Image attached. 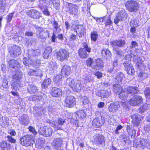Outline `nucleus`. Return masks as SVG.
Listing matches in <instances>:
<instances>
[{"label": "nucleus", "mask_w": 150, "mask_h": 150, "mask_svg": "<svg viewBox=\"0 0 150 150\" xmlns=\"http://www.w3.org/2000/svg\"><path fill=\"white\" fill-rule=\"evenodd\" d=\"M67 83L74 91L79 92L81 90L83 86L80 80H75L71 78H68L66 81Z\"/></svg>", "instance_id": "obj_1"}, {"label": "nucleus", "mask_w": 150, "mask_h": 150, "mask_svg": "<svg viewBox=\"0 0 150 150\" xmlns=\"http://www.w3.org/2000/svg\"><path fill=\"white\" fill-rule=\"evenodd\" d=\"M86 62L88 66L91 67L96 70L101 69L103 66L102 61L100 59L93 60L92 58H90L87 59Z\"/></svg>", "instance_id": "obj_2"}, {"label": "nucleus", "mask_w": 150, "mask_h": 150, "mask_svg": "<svg viewBox=\"0 0 150 150\" xmlns=\"http://www.w3.org/2000/svg\"><path fill=\"white\" fill-rule=\"evenodd\" d=\"M23 75L22 72L20 70L17 71L15 74L13 76V83L12 84V88L14 90L17 91L20 86V80L22 78Z\"/></svg>", "instance_id": "obj_3"}, {"label": "nucleus", "mask_w": 150, "mask_h": 150, "mask_svg": "<svg viewBox=\"0 0 150 150\" xmlns=\"http://www.w3.org/2000/svg\"><path fill=\"white\" fill-rule=\"evenodd\" d=\"M125 6L127 10L131 12L137 11L139 7L137 2L133 0L126 2L125 3Z\"/></svg>", "instance_id": "obj_4"}, {"label": "nucleus", "mask_w": 150, "mask_h": 150, "mask_svg": "<svg viewBox=\"0 0 150 150\" xmlns=\"http://www.w3.org/2000/svg\"><path fill=\"white\" fill-rule=\"evenodd\" d=\"M21 144L26 146H32L34 143L33 140L31 136L27 135L21 137L20 139Z\"/></svg>", "instance_id": "obj_5"}, {"label": "nucleus", "mask_w": 150, "mask_h": 150, "mask_svg": "<svg viewBox=\"0 0 150 150\" xmlns=\"http://www.w3.org/2000/svg\"><path fill=\"white\" fill-rule=\"evenodd\" d=\"M93 141L98 146H100L104 144L105 137L101 134H96L93 136Z\"/></svg>", "instance_id": "obj_6"}, {"label": "nucleus", "mask_w": 150, "mask_h": 150, "mask_svg": "<svg viewBox=\"0 0 150 150\" xmlns=\"http://www.w3.org/2000/svg\"><path fill=\"white\" fill-rule=\"evenodd\" d=\"M74 25L71 26L72 30H74L75 32L76 33L77 35H78L80 38L83 37L86 33V30L84 26L83 25H78L74 27Z\"/></svg>", "instance_id": "obj_7"}, {"label": "nucleus", "mask_w": 150, "mask_h": 150, "mask_svg": "<svg viewBox=\"0 0 150 150\" xmlns=\"http://www.w3.org/2000/svg\"><path fill=\"white\" fill-rule=\"evenodd\" d=\"M127 14L124 10L120 11L117 13L115 18L114 19V23L117 25L119 22L125 20L127 18Z\"/></svg>", "instance_id": "obj_8"}, {"label": "nucleus", "mask_w": 150, "mask_h": 150, "mask_svg": "<svg viewBox=\"0 0 150 150\" xmlns=\"http://www.w3.org/2000/svg\"><path fill=\"white\" fill-rule=\"evenodd\" d=\"M129 99V102L132 106H137L143 103V99L140 96L134 95Z\"/></svg>", "instance_id": "obj_9"}, {"label": "nucleus", "mask_w": 150, "mask_h": 150, "mask_svg": "<svg viewBox=\"0 0 150 150\" xmlns=\"http://www.w3.org/2000/svg\"><path fill=\"white\" fill-rule=\"evenodd\" d=\"M69 57V52L64 49H60L57 52V58L61 61H63L67 59Z\"/></svg>", "instance_id": "obj_10"}, {"label": "nucleus", "mask_w": 150, "mask_h": 150, "mask_svg": "<svg viewBox=\"0 0 150 150\" xmlns=\"http://www.w3.org/2000/svg\"><path fill=\"white\" fill-rule=\"evenodd\" d=\"M64 102L66 107L72 108L76 104V99L72 96H68L64 99Z\"/></svg>", "instance_id": "obj_11"}, {"label": "nucleus", "mask_w": 150, "mask_h": 150, "mask_svg": "<svg viewBox=\"0 0 150 150\" xmlns=\"http://www.w3.org/2000/svg\"><path fill=\"white\" fill-rule=\"evenodd\" d=\"M39 133L45 137L50 136L52 133V130L50 127H44L40 128Z\"/></svg>", "instance_id": "obj_12"}, {"label": "nucleus", "mask_w": 150, "mask_h": 150, "mask_svg": "<svg viewBox=\"0 0 150 150\" xmlns=\"http://www.w3.org/2000/svg\"><path fill=\"white\" fill-rule=\"evenodd\" d=\"M65 122V120L60 118L58 119L57 121H53L50 123V125L54 128L55 131H57L61 129V126L63 125Z\"/></svg>", "instance_id": "obj_13"}, {"label": "nucleus", "mask_w": 150, "mask_h": 150, "mask_svg": "<svg viewBox=\"0 0 150 150\" xmlns=\"http://www.w3.org/2000/svg\"><path fill=\"white\" fill-rule=\"evenodd\" d=\"M10 53L12 57H16L20 55L21 53V48L18 46H13L11 49Z\"/></svg>", "instance_id": "obj_14"}, {"label": "nucleus", "mask_w": 150, "mask_h": 150, "mask_svg": "<svg viewBox=\"0 0 150 150\" xmlns=\"http://www.w3.org/2000/svg\"><path fill=\"white\" fill-rule=\"evenodd\" d=\"M26 13L28 16L34 19H38L41 17L39 11L34 9L28 10L26 12Z\"/></svg>", "instance_id": "obj_15"}, {"label": "nucleus", "mask_w": 150, "mask_h": 150, "mask_svg": "<svg viewBox=\"0 0 150 150\" xmlns=\"http://www.w3.org/2000/svg\"><path fill=\"white\" fill-rule=\"evenodd\" d=\"M128 94L129 96V98L133 96L135 94H137L139 91L138 88L136 86H128L125 89Z\"/></svg>", "instance_id": "obj_16"}, {"label": "nucleus", "mask_w": 150, "mask_h": 150, "mask_svg": "<svg viewBox=\"0 0 150 150\" xmlns=\"http://www.w3.org/2000/svg\"><path fill=\"white\" fill-rule=\"evenodd\" d=\"M71 72L70 67L67 65H64L61 69V75L63 77L69 76Z\"/></svg>", "instance_id": "obj_17"}, {"label": "nucleus", "mask_w": 150, "mask_h": 150, "mask_svg": "<svg viewBox=\"0 0 150 150\" xmlns=\"http://www.w3.org/2000/svg\"><path fill=\"white\" fill-rule=\"evenodd\" d=\"M63 140L61 138L54 139L52 143V146L57 149L61 148L63 144Z\"/></svg>", "instance_id": "obj_18"}, {"label": "nucleus", "mask_w": 150, "mask_h": 150, "mask_svg": "<svg viewBox=\"0 0 150 150\" xmlns=\"http://www.w3.org/2000/svg\"><path fill=\"white\" fill-rule=\"evenodd\" d=\"M67 3L68 6L69 7V13L70 14L72 15L77 14L78 12V6L73 4Z\"/></svg>", "instance_id": "obj_19"}, {"label": "nucleus", "mask_w": 150, "mask_h": 150, "mask_svg": "<svg viewBox=\"0 0 150 150\" xmlns=\"http://www.w3.org/2000/svg\"><path fill=\"white\" fill-rule=\"evenodd\" d=\"M131 118L134 126H137L139 125L141 119L140 116L138 114H135L132 115Z\"/></svg>", "instance_id": "obj_20"}, {"label": "nucleus", "mask_w": 150, "mask_h": 150, "mask_svg": "<svg viewBox=\"0 0 150 150\" xmlns=\"http://www.w3.org/2000/svg\"><path fill=\"white\" fill-rule=\"evenodd\" d=\"M28 74L30 76H36L40 77L42 76V71L38 69H30L28 71Z\"/></svg>", "instance_id": "obj_21"}, {"label": "nucleus", "mask_w": 150, "mask_h": 150, "mask_svg": "<svg viewBox=\"0 0 150 150\" xmlns=\"http://www.w3.org/2000/svg\"><path fill=\"white\" fill-rule=\"evenodd\" d=\"M104 121L103 120L97 118L93 120L92 125L95 127H100L104 124Z\"/></svg>", "instance_id": "obj_22"}, {"label": "nucleus", "mask_w": 150, "mask_h": 150, "mask_svg": "<svg viewBox=\"0 0 150 150\" xmlns=\"http://www.w3.org/2000/svg\"><path fill=\"white\" fill-rule=\"evenodd\" d=\"M51 93L53 97H58L62 96V91L59 88L54 87L52 89Z\"/></svg>", "instance_id": "obj_23"}, {"label": "nucleus", "mask_w": 150, "mask_h": 150, "mask_svg": "<svg viewBox=\"0 0 150 150\" xmlns=\"http://www.w3.org/2000/svg\"><path fill=\"white\" fill-rule=\"evenodd\" d=\"M124 75L122 73H118L114 81L115 83L122 84L124 81Z\"/></svg>", "instance_id": "obj_24"}, {"label": "nucleus", "mask_w": 150, "mask_h": 150, "mask_svg": "<svg viewBox=\"0 0 150 150\" xmlns=\"http://www.w3.org/2000/svg\"><path fill=\"white\" fill-rule=\"evenodd\" d=\"M27 90L28 93L34 94L38 92V88L35 85L30 84L28 86Z\"/></svg>", "instance_id": "obj_25"}, {"label": "nucleus", "mask_w": 150, "mask_h": 150, "mask_svg": "<svg viewBox=\"0 0 150 150\" xmlns=\"http://www.w3.org/2000/svg\"><path fill=\"white\" fill-rule=\"evenodd\" d=\"M40 52V50L38 49L29 50L28 52V57L33 58L35 57L38 55Z\"/></svg>", "instance_id": "obj_26"}, {"label": "nucleus", "mask_w": 150, "mask_h": 150, "mask_svg": "<svg viewBox=\"0 0 150 150\" xmlns=\"http://www.w3.org/2000/svg\"><path fill=\"white\" fill-rule=\"evenodd\" d=\"M120 107V105L118 102L111 103L108 107L109 111L113 112L116 111Z\"/></svg>", "instance_id": "obj_27"}, {"label": "nucleus", "mask_w": 150, "mask_h": 150, "mask_svg": "<svg viewBox=\"0 0 150 150\" xmlns=\"http://www.w3.org/2000/svg\"><path fill=\"white\" fill-rule=\"evenodd\" d=\"M119 97L122 100H125L128 98V100L129 99V96L126 90H123V89L122 90L119 94Z\"/></svg>", "instance_id": "obj_28"}, {"label": "nucleus", "mask_w": 150, "mask_h": 150, "mask_svg": "<svg viewBox=\"0 0 150 150\" xmlns=\"http://www.w3.org/2000/svg\"><path fill=\"white\" fill-rule=\"evenodd\" d=\"M20 122L22 124L26 125L29 123V118L26 115H24L19 118Z\"/></svg>", "instance_id": "obj_29"}, {"label": "nucleus", "mask_w": 150, "mask_h": 150, "mask_svg": "<svg viewBox=\"0 0 150 150\" xmlns=\"http://www.w3.org/2000/svg\"><path fill=\"white\" fill-rule=\"evenodd\" d=\"M8 64L10 67L16 69L20 67V64L16 60H11Z\"/></svg>", "instance_id": "obj_30"}, {"label": "nucleus", "mask_w": 150, "mask_h": 150, "mask_svg": "<svg viewBox=\"0 0 150 150\" xmlns=\"http://www.w3.org/2000/svg\"><path fill=\"white\" fill-rule=\"evenodd\" d=\"M140 143L142 148L146 147L148 149H150V141L142 139L140 140Z\"/></svg>", "instance_id": "obj_31"}, {"label": "nucleus", "mask_w": 150, "mask_h": 150, "mask_svg": "<svg viewBox=\"0 0 150 150\" xmlns=\"http://www.w3.org/2000/svg\"><path fill=\"white\" fill-rule=\"evenodd\" d=\"M125 41L122 40L113 41L111 42V44L113 46H115L118 47L123 46L125 45Z\"/></svg>", "instance_id": "obj_32"}, {"label": "nucleus", "mask_w": 150, "mask_h": 150, "mask_svg": "<svg viewBox=\"0 0 150 150\" xmlns=\"http://www.w3.org/2000/svg\"><path fill=\"white\" fill-rule=\"evenodd\" d=\"M76 116V119H78V118L83 119L86 116L85 111L83 110H81L77 111L76 113H74V115Z\"/></svg>", "instance_id": "obj_33"}, {"label": "nucleus", "mask_w": 150, "mask_h": 150, "mask_svg": "<svg viewBox=\"0 0 150 150\" xmlns=\"http://www.w3.org/2000/svg\"><path fill=\"white\" fill-rule=\"evenodd\" d=\"M78 53L80 57L82 58H86L88 57V54L85 49L81 48L78 51Z\"/></svg>", "instance_id": "obj_34"}, {"label": "nucleus", "mask_w": 150, "mask_h": 150, "mask_svg": "<svg viewBox=\"0 0 150 150\" xmlns=\"http://www.w3.org/2000/svg\"><path fill=\"white\" fill-rule=\"evenodd\" d=\"M121 84L116 83L113 85V89L114 92L116 93H117L121 91L123 89Z\"/></svg>", "instance_id": "obj_35"}, {"label": "nucleus", "mask_w": 150, "mask_h": 150, "mask_svg": "<svg viewBox=\"0 0 150 150\" xmlns=\"http://www.w3.org/2000/svg\"><path fill=\"white\" fill-rule=\"evenodd\" d=\"M40 31L39 38L44 39L48 36L49 33L47 30H42V28Z\"/></svg>", "instance_id": "obj_36"}, {"label": "nucleus", "mask_w": 150, "mask_h": 150, "mask_svg": "<svg viewBox=\"0 0 150 150\" xmlns=\"http://www.w3.org/2000/svg\"><path fill=\"white\" fill-rule=\"evenodd\" d=\"M10 144L7 143L6 141L2 142L0 143V147L3 150H8L10 148Z\"/></svg>", "instance_id": "obj_37"}, {"label": "nucleus", "mask_w": 150, "mask_h": 150, "mask_svg": "<svg viewBox=\"0 0 150 150\" xmlns=\"http://www.w3.org/2000/svg\"><path fill=\"white\" fill-rule=\"evenodd\" d=\"M52 52V49L50 47H47L43 54L44 58L47 59Z\"/></svg>", "instance_id": "obj_38"}, {"label": "nucleus", "mask_w": 150, "mask_h": 150, "mask_svg": "<svg viewBox=\"0 0 150 150\" xmlns=\"http://www.w3.org/2000/svg\"><path fill=\"white\" fill-rule=\"evenodd\" d=\"M102 54L105 57L108 59L110 58L112 56L110 52L107 49H104L102 51Z\"/></svg>", "instance_id": "obj_39"}, {"label": "nucleus", "mask_w": 150, "mask_h": 150, "mask_svg": "<svg viewBox=\"0 0 150 150\" xmlns=\"http://www.w3.org/2000/svg\"><path fill=\"white\" fill-rule=\"evenodd\" d=\"M137 58V56L133 54L127 55L125 57V60H127L128 61H134L136 60Z\"/></svg>", "instance_id": "obj_40"}, {"label": "nucleus", "mask_w": 150, "mask_h": 150, "mask_svg": "<svg viewBox=\"0 0 150 150\" xmlns=\"http://www.w3.org/2000/svg\"><path fill=\"white\" fill-rule=\"evenodd\" d=\"M33 60L31 58H28V59H27L26 58L24 57L23 59V62L25 66L30 67L32 65Z\"/></svg>", "instance_id": "obj_41"}, {"label": "nucleus", "mask_w": 150, "mask_h": 150, "mask_svg": "<svg viewBox=\"0 0 150 150\" xmlns=\"http://www.w3.org/2000/svg\"><path fill=\"white\" fill-rule=\"evenodd\" d=\"M57 63L54 61L50 62L48 65V67L51 70H55L57 69Z\"/></svg>", "instance_id": "obj_42"}, {"label": "nucleus", "mask_w": 150, "mask_h": 150, "mask_svg": "<svg viewBox=\"0 0 150 150\" xmlns=\"http://www.w3.org/2000/svg\"><path fill=\"white\" fill-rule=\"evenodd\" d=\"M51 79H47L45 80L42 84V88H47L48 85L51 83Z\"/></svg>", "instance_id": "obj_43"}, {"label": "nucleus", "mask_w": 150, "mask_h": 150, "mask_svg": "<svg viewBox=\"0 0 150 150\" xmlns=\"http://www.w3.org/2000/svg\"><path fill=\"white\" fill-rule=\"evenodd\" d=\"M98 37V35L96 32L94 31L91 33V38L92 41L94 42L96 41Z\"/></svg>", "instance_id": "obj_44"}, {"label": "nucleus", "mask_w": 150, "mask_h": 150, "mask_svg": "<svg viewBox=\"0 0 150 150\" xmlns=\"http://www.w3.org/2000/svg\"><path fill=\"white\" fill-rule=\"evenodd\" d=\"M123 65L125 70H127L128 68H129L133 66L131 63L127 60H126L125 61H124L123 63Z\"/></svg>", "instance_id": "obj_45"}, {"label": "nucleus", "mask_w": 150, "mask_h": 150, "mask_svg": "<svg viewBox=\"0 0 150 150\" xmlns=\"http://www.w3.org/2000/svg\"><path fill=\"white\" fill-rule=\"evenodd\" d=\"M102 98H107L111 95L110 91L107 90H103Z\"/></svg>", "instance_id": "obj_46"}, {"label": "nucleus", "mask_w": 150, "mask_h": 150, "mask_svg": "<svg viewBox=\"0 0 150 150\" xmlns=\"http://www.w3.org/2000/svg\"><path fill=\"white\" fill-rule=\"evenodd\" d=\"M6 6L5 0H0V9L4 10Z\"/></svg>", "instance_id": "obj_47"}, {"label": "nucleus", "mask_w": 150, "mask_h": 150, "mask_svg": "<svg viewBox=\"0 0 150 150\" xmlns=\"http://www.w3.org/2000/svg\"><path fill=\"white\" fill-rule=\"evenodd\" d=\"M104 20H106V22L105 23V24L106 26H107L108 25H110L112 23L110 16H108V18H105Z\"/></svg>", "instance_id": "obj_48"}, {"label": "nucleus", "mask_w": 150, "mask_h": 150, "mask_svg": "<svg viewBox=\"0 0 150 150\" xmlns=\"http://www.w3.org/2000/svg\"><path fill=\"white\" fill-rule=\"evenodd\" d=\"M53 26L54 28L55 29L56 31H57L58 32H59L61 31V29L59 28V26L57 22L55 21H54L53 22Z\"/></svg>", "instance_id": "obj_49"}, {"label": "nucleus", "mask_w": 150, "mask_h": 150, "mask_svg": "<svg viewBox=\"0 0 150 150\" xmlns=\"http://www.w3.org/2000/svg\"><path fill=\"white\" fill-rule=\"evenodd\" d=\"M44 143L43 141L40 139H38L36 140V145L37 146H39L40 147H42Z\"/></svg>", "instance_id": "obj_50"}, {"label": "nucleus", "mask_w": 150, "mask_h": 150, "mask_svg": "<svg viewBox=\"0 0 150 150\" xmlns=\"http://www.w3.org/2000/svg\"><path fill=\"white\" fill-rule=\"evenodd\" d=\"M54 81L58 85H59L62 81V79L60 76H57L54 79Z\"/></svg>", "instance_id": "obj_51"}, {"label": "nucleus", "mask_w": 150, "mask_h": 150, "mask_svg": "<svg viewBox=\"0 0 150 150\" xmlns=\"http://www.w3.org/2000/svg\"><path fill=\"white\" fill-rule=\"evenodd\" d=\"M7 141L11 143H15L16 142V139L10 135L7 136Z\"/></svg>", "instance_id": "obj_52"}, {"label": "nucleus", "mask_w": 150, "mask_h": 150, "mask_svg": "<svg viewBox=\"0 0 150 150\" xmlns=\"http://www.w3.org/2000/svg\"><path fill=\"white\" fill-rule=\"evenodd\" d=\"M82 102L83 104L84 105L86 104L89 103L90 100L88 99L87 97L84 96L82 98Z\"/></svg>", "instance_id": "obj_53"}, {"label": "nucleus", "mask_w": 150, "mask_h": 150, "mask_svg": "<svg viewBox=\"0 0 150 150\" xmlns=\"http://www.w3.org/2000/svg\"><path fill=\"white\" fill-rule=\"evenodd\" d=\"M125 70L127 71V73L128 74H134L135 72L133 66L129 68H128L127 70Z\"/></svg>", "instance_id": "obj_54"}, {"label": "nucleus", "mask_w": 150, "mask_h": 150, "mask_svg": "<svg viewBox=\"0 0 150 150\" xmlns=\"http://www.w3.org/2000/svg\"><path fill=\"white\" fill-rule=\"evenodd\" d=\"M14 13H11L6 16V18L7 19V23L10 22L11 21L12 18Z\"/></svg>", "instance_id": "obj_55"}, {"label": "nucleus", "mask_w": 150, "mask_h": 150, "mask_svg": "<svg viewBox=\"0 0 150 150\" xmlns=\"http://www.w3.org/2000/svg\"><path fill=\"white\" fill-rule=\"evenodd\" d=\"M83 47L85 49L86 51H87L88 52H91V49L90 47L88 46L87 44L86 43H83Z\"/></svg>", "instance_id": "obj_56"}, {"label": "nucleus", "mask_w": 150, "mask_h": 150, "mask_svg": "<svg viewBox=\"0 0 150 150\" xmlns=\"http://www.w3.org/2000/svg\"><path fill=\"white\" fill-rule=\"evenodd\" d=\"M30 132H32L35 135L37 134V132L35 130V128L33 127L30 126L28 128Z\"/></svg>", "instance_id": "obj_57"}, {"label": "nucleus", "mask_w": 150, "mask_h": 150, "mask_svg": "<svg viewBox=\"0 0 150 150\" xmlns=\"http://www.w3.org/2000/svg\"><path fill=\"white\" fill-rule=\"evenodd\" d=\"M144 94L146 96H150V88H146L144 91Z\"/></svg>", "instance_id": "obj_58"}, {"label": "nucleus", "mask_w": 150, "mask_h": 150, "mask_svg": "<svg viewBox=\"0 0 150 150\" xmlns=\"http://www.w3.org/2000/svg\"><path fill=\"white\" fill-rule=\"evenodd\" d=\"M2 86L4 88H7L8 87V82L6 80H4L2 83Z\"/></svg>", "instance_id": "obj_59"}, {"label": "nucleus", "mask_w": 150, "mask_h": 150, "mask_svg": "<svg viewBox=\"0 0 150 150\" xmlns=\"http://www.w3.org/2000/svg\"><path fill=\"white\" fill-rule=\"evenodd\" d=\"M114 67L112 64L109 65L108 67V71L110 73H112L114 69Z\"/></svg>", "instance_id": "obj_60"}, {"label": "nucleus", "mask_w": 150, "mask_h": 150, "mask_svg": "<svg viewBox=\"0 0 150 150\" xmlns=\"http://www.w3.org/2000/svg\"><path fill=\"white\" fill-rule=\"evenodd\" d=\"M8 133L10 134L11 135L13 136H15L16 134V132L13 129L9 130L8 131Z\"/></svg>", "instance_id": "obj_61"}, {"label": "nucleus", "mask_w": 150, "mask_h": 150, "mask_svg": "<svg viewBox=\"0 0 150 150\" xmlns=\"http://www.w3.org/2000/svg\"><path fill=\"white\" fill-rule=\"evenodd\" d=\"M138 46V44L137 43V42L134 41H132L131 43V46H130V47L131 48H134L136 47L137 46Z\"/></svg>", "instance_id": "obj_62"}, {"label": "nucleus", "mask_w": 150, "mask_h": 150, "mask_svg": "<svg viewBox=\"0 0 150 150\" xmlns=\"http://www.w3.org/2000/svg\"><path fill=\"white\" fill-rule=\"evenodd\" d=\"M102 92L103 90L98 91L96 92V94L97 96H98L99 97H100L101 98H102V95L103 94Z\"/></svg>", "instance_id": "obj_63"}, {"label": "nucleus", "mask_w": 150, "mask_h": 150, "mask_svg": "<svg viewBox=\"0 0 150 150\" xmlns=\"http://www.w3.org/2000/svg\"><path fill=\"white\" fill-rule=\"evenodd\" d=\"M144 130L146 131H150V124H148L146 125L144 128Z\"/></svg>", "instance_id": "obj_64"}]
</instances>
